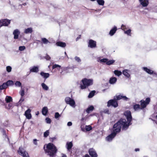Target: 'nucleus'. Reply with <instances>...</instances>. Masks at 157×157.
<instances>
[{
  "label": "nucleus",
  "instance_id": "obj_1",
  "mask_svg": "<svg viewBox=\"0 0 157 157\" xmlns=\"http://www.w3.org/2000/svg\"><path fill=\"white\" fill-rule=\"evenodd\" d=\"M125 119L121 118L120 119L118 122L113 125L111 131L117 135L120 132L121 127H122V130H126L128 128L124 129L123 128L124 125L125 126V124L124 123H125Z\"/></svg>",
  "mask_w": 157,
  "mask_h": 157
},
{
  "label": "nucleus",
  "instance_id": "obj_2",
  "mask_svg": "<svg viewBox=\"0 0 157 157\" xmlns=\"http://www.w3.org/2000/svg\"><path fill=\"white\" fill-rule=\"evenodd\" d=\"M44 151L47 155L50 157H55L57 151L56 147L52 143H49L46 146V149H45L44 147Z\"/></svg>",
  "mask_w": 157,
  "mask_h": 157
},
{
  "label": "nucleus",
  "instance_id": "obj_3",
  "mask_svg": "<svg viewBox=\"0 0 157 157\" xmlns=\"http://www.w3.org/2000/svg\"><path fill=\"white\" fill-rule=\"evenodd\" d=\"M124 114L126 117L127 119V121H126L125 119V121L124 123L125 124V127L124 125L123 127V129H125L128 128L129 126L132 123H131V122L132 120V117L131 115V113L129 111H126L124 113Z\"/></svg>",
  "mask_w": 157,
  "mask_h": 157
},
{
  "label": "nucleus",
  "instance_id": "obj_4",
  "mask_svg": "<svg viewBox=\"0 0 157 157\" xmlns=\"http://www.w3.org/2000/svg\"><path fill=\"white\" fill-rule=\"evenodd\" d=\"M82 82L83 85L80 86L81 89H84L86 88L89 86L93 85V80L92 79H88L86 78L82 79Z\"/></svg>",
  "mask_w": 157,
  "mask_h": 157
},
{
  "label": "nucleus",
  "instance_id": "obj_5",
  "mask_svg": "<svg viewBox=\"0 0 157 157\" xmlns=\"http://www.w3.org/2000/svg\"><path fill=\"white\" fill-rule=\"evenodd\" d=\"M65 101L67 104L69 105L73 108H75V103L73 99L69 97H67L65 99Z\"/></svg>",
  "mask_w": 157,
  "mask_h": 157
},
{
  "label": "nucleus",
  "instance_id": "obj_6",
  "mask_svg": "<svg viewBox=\"0 0 157 157\" xmlns=\"http://www.w3.org/2000/svg\"><path fill=\"white\" fill-rule=\"evenodd\" d=\"M18 153L23 157H29L28 152L22 147H20L17 151Z\"/></svg>",
  "mask_w": 157,
  "mask_h": 157
},
{
  "label": "nucleus",
  "instance_id": "obj_7",
  "mask_svg": "<svg viewBox=\"0 0 157 157\" xmlns=\"http://www.w3.org/2000/svg\"><path fill=\"white\" fill-rule=\"evenodd\" d=\"M150 101V99L149 98H147L145 101L142 100L140 101L141 107L142 109L145 108L147 105L148 104Z\"/></svg>",
  "mask_w": 157,
  "mask_h": 157
},
{
  "label": "nucleus",
  "instance_id": "obj_8",
  "mask_svg": "<svg viewBox=\"0 0 157 157\" xmlns=\"http://www.w3.org/2000/svg\"><path fill=\"white\" fill-rule=\"evenodd\" d=\"M111 106H112L114 108H116L118 106L117 102L114 100V98L113 99L109 100L107 102V106L109 107Z\"/></svg>",
  "mask_w": 157,
  "mask_h": 157
},
{
  "label": "nucleus",
  "instance_id": "obj_9",
  "mask_svg": "<svg viewBox=\"0 0 157 157\" xmlns=\"http://www.w3.org/2000/svg\"><path fill=\"white\" fill-rule=\"evenodd\" d=\"M88 47L94 48L97 47L96 42L92 39H90L88 42Z\"/></svg>",
  "mask_w": 157,
  "mask_h": 157
},
{
  "label": "nucleus",
  "instance_id": "obj_10",
  "mask_svg": "<svg viewBox=\"0 0 157 157\" xmlns=\"http://www.w3.org/2000/svg\"><path fill=\"white\" fill-rule=\"evenodd\" d=\"M10 23V21L7 19H2L0 21V27L7 26Z\"/></svg>",
  "mask_w": 157,
  "mask_h": 157
},
{
  "label": "nucleus",
  "instance_id": "obj_11",
  "mask_svg": "<svg viewBox=\"0 0 157 157\" xmlns=\"http://www.w3.org/2000/svg\"><path fill=\"white\" fill-rule=\"evenodd\" d=\"M89 153L91 157H97L98 155L95 150L93 148H90Z\"/></svg>",
  "mask_w": 157,
  "mask_h": 157
},
{
  "label": "nucleus",
  "instance_id": "obj_12",
  "mask_svg": "<svg viewBox=\"0 0 157 157\" xmlns=\"http://www.w3.org/2000/svg\"><path fill=\"white\" fill-rule=\"evenodd\" d=\"M142 69L143 70H144V71H145L148 74H150V75H152V74H153L154 75H155L157 76V73H156L155 72H154V71L149 68H148L147 67H143Z\"/></svg>",
  "mask_w": 157,
  "mask_h": 157
},
{
  "label": "nucleus",
  "instance_id": "obj_13",
  "mask_svg": "<svg viewBox=\"0 0 157 157\" xmlns=\"http://www.w3.org/2000/svg\"><path fill=\"white\" fill-rule=\"evenodd\" d=\"M116 135V134L111 131V133L106 137V140L108 141H111Z\"/></svg>",
  "mask_w": 157,
  "mask_h": 157
},
{
  "label": "nucleus",
  "instance_id": "obj_14",
  "mask_svg": "<svg viewBox=\"0 0 157 157\" xmlns=\"http://www.w3.org/2000/svg\"><path fill=\"white\" fill-rule=\"evenodd\" d=\"M20 33V32L18 29H15L13 31V35H14L13 38L14 39H18Z\"/></svg>",
  "mask_w": 157,
  "mask_h": 157
},
{
  "label": "nucleus",
  "instance_id": "obj_15",
  "mask_svg": "<svg viewBox=\"0 0 157 157\" xmlns=\"http://www.w3.org/2000/svg\"><path fill=\"white\" fill-rule=\"evenodd\" d=\"M31 110L30 109H27L25 112V115L26 118L28 119H30L32 117L31 114L30 113Z\"/></svg>",
  "mask_w": 157,
  "mask_h": 157
},
{
  "label": "nucleus",
  "instance_id": "obj_16",
  "mask_svg": "<svg viewBox=\"0 0 157 157\" xmlns=\"http://www.w3.org/2000/svg\"><path fill=\"white\" fill-rule=\"evenodd\" d=\"M130 72V71L127 69H125L123 70L122 71L123 74L126 77L129 78L130 77V75L129 73Z\"/></svg>",
  "mask_w": 157,
  "mask_h": 157
},
{
  "label": "nucleus",
  "instance_id": "obj_17",
  "mask_svg": "<svg viewBox=\"0 0 157 157\" xmlns=\"http://www.w3.org/2000/svg\"><path fill=\"white\" fill-rule=\"evenodd\" d=\"M149 3V0H143L140 2V4L144 7L147 6Z\"/></svg>",
  "mask_w": 157,
  "mask_h": 157
},
{
  "label": "nucleus",
  "instance_id": "obj_18",
  "mask_svg": "<svg viewBox=\"0 0 157 157\" xmlns=\"http://www.w3.org/2000/svg\"><path fill=\"white\" fill-rule=\"evenodd\" d=\"M117 30V28L116 26H114L113 28H112L110 30L109 34L111 36H113L116 33Z\"/></svg>",
  "mask_w": 157,
  "mask_h": 157
},
{
  "label": "nucleus",
  "instance_id": "obj_19",
  "mask_svg": "<svg viewBox=\"0 0 157 157\" xmlns=\"http://www.w3.org/2000/svg\"><path fill=\"white\" fill-rule=\"evenodd\" d=\"M40 75L45 80L48 78L50 75L48 73H44L43 71L40 73Z\"/></svg>",
  "mask_w": 157,
  "mask_h": 157
},
{
  "label": "nucleus",
  "instance_id": "obj_20",
  "mask_svg": "<svg viewBox=\"0 0 157 157\" xmlns=\"http://www.w3.org/2000/svg\"><path fill=\"white\" fill-rule=\"evenodd\" d=\"M73 146L72 142H67L66 145V148L68 151H70Z\"/></svg>",
  "mask_w": 157,
  "mask_h": 157
},
{
  "label": "nucleus",
  "instance_id": "obj_21",
  "mask_svg": "<svg viewBox=\"0 0 157 157\" xmlns=\"http://www.w3.org/2000/svg\"><path fill=\"white\" fill-rule=\"evenodd\" d=\"M117 81V78L115 77H112L110 78L109 82L110 84H115Z\"/></svg>",
  "mask_w": 157,
  "mask_h": 157
},
{
  "label": "nucleus",
  "instance_id": "obj_22",
  "mask_svg": "<svg viewBox=\"0 0 157 157\" xmlns=\"http://www.w3.org/2000/svg\"><path fill=\"white\" fill-rule=\"evenodd\" d=\"M56 44L57 46H60L63 48H64L66 46V44L65 43L60 41L57 42L56 43Z\"/></svg>",
  "mask_w": 157,
  "mask_h": 157
},
{
  "label": "nucleus",
  "instance_id": "obj_23",
  "mask_svg": "<svg viewBox=\"0 0 157 157\" xmlns=\"http://www.w3.org/2000/svg\"><path fill=\"white\" fill-rule=\"evenodd\" d=\"M48 109L47 107L45 106L44 107L42 110V114L43 115L45 116L48 112Z\"/></svg>",
  "mask_w": 157,
  "mask_h": 157
},
{
  "label": "nucleus",
  "instance_id": "obj_24",
  "mask_svg": "<svg viewBox=\"0 0 157 157\" xmlns=\"http://www.w3.org/2000/svg\"><path fill=\"white\" fill-rule=\"evenodd\" d=\"M33 32V29L32 28H28L25 29L24 32L26 34L31 33Z\"/></svg>",
  "mask_w": 157,
  "mask_h": 157
},
{
  "label": "nucleus",
  "instance_id": "obj_25",
  "mask_svg": "<svg viewBox=\"0 0 157 157\" xmlns=\"http://www.w3.org/2000/svg\"><path fill=\"white\" fill-rule=\"evenodd\" d=\"M133 109L135 111H138L139 110L142 109L139 104H136L134 105L133 106Z\"/></svg>",
  "mask_w": 157,
  "mask_h": 157
},
{
  "label": "nucleus",
  "instance_id": "obj_26",
  "mask_svg": "<svg viewBox=\"0 0 157 157\" xmlns=\"http://www.w3.org/2000/svg\"><path fill=\"white\" fill-rule=\"evenodd\" d=\"M5 100L6 103H8L12 101H13V99L11 97L7 96L6 97Z\"/></svg>",
  "mask_w": 157,
  "mask_h": 157
},
{
  "label": "nucleus",
  "instance_id": "obj_27",
  "mask_svg": "<svg viewBox=\"0 0 157 157\" xmlns=\"http://www.w3.org/2000/svg\"><path fill=\"white\" fill-rule=\"evenodd\" d=\"M38 67L36 66H34L30 70L31 72H37L38 71Z\"/></svg>",
  "mask_w": 157,
  "mask_h": 157
},
{
  "label": "nucleus",
  "instance_id": "obj_28",
  "mask_svg": "<svg viewBox=\"0 0 157 157\" xmlns=\"http://www.w3.org/2000/svg\"><path fill=\"white\" fill-rule=\"evenodd\" d=\"M7 86V85L6 84V83L4 82L0 86V89L1 90H3L6 88Z\"/></svg>",
  "mask_w": 157,
  "mask_h": 157
},
{
  "label": "nucleus",
  "instance_id": "obj_29",
  "mask_svg": "<svg viewBox=\"0 0 157 157\" xmlns=\"http://www.w3.org/2000/svg\"><path fill=\"white\" fill-rule=\"evenodd\" d=\"M94 109V107L92 105H90L86 109V112L89 113L90 111H92Z\"/></svg>",
  "mask_w": 157,
  "mask_h": 157
},
{
  "label": "nucleus",
  "instance_id": "obj_30",
  "mask_svg": "<svg viewBox=\"0 0 157 157\" xmlns=\"http://www.w3.org/2000/svg\"><path fill=\"white\" fill-rule=\"evenodd\" d=\"M41 86L44 90H48L49 89L48 86L44 83H42Z\"/></svg>",
  "mask_w": 157,
  "mask_h": 157
},
{
  "label": "nucleus",
  "instance_id": "obj_31",
  "mask_svg": "<svg viewBox=\"0 0 157 157\" xmlns=\"http://www.w3.org/2000/svg\"><path fill=\"white\" fill-rule=\"evenodd\" d=\"M122 95H119L117 96H115L114 97V100H115L117 101V100H119L121 99H122Z\"/></svg>",
  "mask_w": 157,
  "mask_h": 157
},
{
  "label": "nucleus",
  "instance_id": "obj_32",
  "mask_svg": "<svg viewBox=\"0 0 157 157\" xmlns=\"http://www.w3.org/2000/svg\"><path fill=\"white\" fill-rule=\"evenodd\" d=\"M41 41L44 44H47L48 43H50V42L45 38H41Z\"/></svg>",
  "mask_w": 157,
  "mask_h": 157
},
{
  "label": "nucleus",
  "instance_id": "obj_33",
  "mask_svg": "<svg viewBox=\"0 0 157 157\" xmlns=\"http://www.w3.org/2000/svg\"><path fill=\"white\" fill-rule=\"evenodd\" d=\"M97 2L99 5L103 6L105 3L104 0H97Z\"/></svg>",
  "mask_w": 157,
  "mask_h": 157
},
{
  "label": "nucleus",
  "instance_id": "obj_34",
  "mask_svg": "<svg viewBox=\"0 0 157 157\" xmlns=\"http://www.w3.org/2000/svg\"><path fill=\"white\" fill-rule=\"evenodd\" d=\"M114 73L116 75L119 76L121 75L122 72L120 71L116 70L114 71Z\"/></svg>",
  "mask_w": 157,
  "mask_h": 157
},
{
  "label": "nucleus",
  "instance_id": "obj_35",
  "mask_svg": "<svg viewBox=\"0 0 157 157\" xmlns=\"http://www.w3.org/2000/svg\"><path fill=\"white\" fill-rule=\"evenodd\" d=\"M95 90H93L90 92L88 96V97L89 98H92L94 95L95 93Z\"/></svg>",
  "mask_w": 157,
  "mask_h": 157
},
{
  "label": "nucleus",
  "instance_id": "obj_36",
  "mask_svg": "<svg viewBox=\"0 0 157 157\" xmlns=\"http://www.w3.org/2000/svg\"><path fill=\"white\" fill-rule=\"evenodd\" d=\"M131 30L130 29H128L126 30H125L124 31V33L125 34H127L128 36H131Z\"/></svg>",
  "mask_w": 157,
  "mask_h": 157
},
{
  "label": "nucleus",
  "instance_id": "obj_37",
  "mask_svg": "<svg viewBox=\"0 0 157 157\" xmlns=\"http://www.w3.org/2000/svg\"><path fill=\"white\" fill-rule=\"evenodd\" d=\"M85 130L86 131H89L91 130L92 129V127L89 125H86L85 127Z\"/></svg>",
  "mask_w": 157,
  "mask_h": 157
},
{
  "label": "nucleus",
  "instance_id": "obj_38",
  "mask_svg": "<svg viewBox=\"0 0 157 157\" xmlns=\"http://www.w3.org/2000/svg\"><path fill=\"white\" fill-rule=\"evenodd\" d=\"M6 83L7 85V86H12L13 84V82L12 80H9L6 82Z\"/></svg>",
  "mask_w": 157,
  "mask_h": 157
},
{
  "label": "nucleus",
  "instance_id": "obj_39",
  "mask_svg": "<svg viewBox=\"0 0 157 157\" xmlns=\"http://www.w3.org/2000/svg\"><path fill=\"white\" fill-rule=\"evenodd\" d=\"M115 62L114 60H110L108 61V60L106 62V64L108 65H110L113 64Z\"/></svg>",
  "mask_w": 157,
  "mask_h": 157
},
{
  "label": "nucleus",
  "instance_id": "obj_40",
  "mask_svg": "<svg viewBox=\"0 0 157 157\" xmlns=\"http://www.w3.org/2000/svg\"><path fill=\"white\" fill-rule=\"evenodd\" d=\"M61 67V66L60 65L56 64H55L52 66V68L53 69H54L56 68H59V69Z\"/></svg>",
  "mask_w": 157,
  "mask_h": 157
},
{
  "label": "nucleus",
  "instance_id": "obj_41",
  "mask_svg": "<svg viewBox=\"0 0 157 157\" xmlns=\"http://www.w3.org/2000/svg\"><path fill=\"white\" fill-rule=\"evenodd\" d=\"M108 60V59L104 58L99 59L98 61L100 62L106 63V62Z\"/></svg>",
  "mask_w": 157,
  "mask_h": 157
},
{
  "label": "nucleus",
  "instance_id": "obj_42",
  "mask_svg": "<svg viewBox=\"0 0 157 157\" xmlns=\"http://www.w3.org/2000/svg\"><path fill=\"white\" fill-rule=\"evenodd\" d=\"M49 130L46 131L44 134V137H47L49 135Z\"/></svg>",
  "mask_w": 157,
  "mask_h": 157
},
{
  "label": "nucleus",
  "instance_id": "obj_43",
  "mask_svg": "<svg viewBox=\"0 0 157 157\" xmlns=\"http://www.w3.org/2000/svg\"><path fill=\"white\" fill-rule=\"evenodd\" d=\"M15 84V86H17L20 87L21 86V83L19 81H16Z\"/></svg>",
  "mask_w": 157,
  "mask_h": 157
},
{
  "label": "nucleus",
  "instance_id": "obj_44",
  "mask_svg": "<svg viewBox=\"0 0 157 157\" xmlns=\"http://www.w3.org/2000/svg\"><path fill=\"white\" fill-rule=\"evenodd\" d=\"M121 28L122 30L124 31L128 29V27L125 25H122L121 26Z\"/></svg>",
  "mask_w": 157,
  "mask_h": 157
},
{
  "label": "nucleus",
  "instance_id": "obj_45",
  "mask_svg": "<svg viewBox=\"0 0 157 157\" xmlns=\"http://www.w3.org/2000/svg\"><path fill=\"white\" fill-rule=\"evenodd\" d=\"M25 48H26L25 46H20L19 47V50L20 51H22L24 50Z\"/></svg>",
  "mask_w": 157,
  "mask_h": 157
},
{
  "label": "nucleus",
  "instance_id": "obj_46",
  "mask_svg": "<svg viewBox=\"0 0 157 157\" xmlns=\"http://www.w3.org/2000/svg\"><path fill=\"white\" fill-rule=\"evenodd\" d=\"M45 120L47 124H50L51 122V119L48 117H46L45 118Z\"/></svg>",
  "mask_w": 157,
  "mask_h": 157
},
{
  "label": "nucleus",
  "instance_id": "obj_47",
  "mask_svg": "<svg viewBox=\"0 0 157 157\" xmlns=\"http://www.w3.org/2000/svg\"><path fill=\"white\" fill-rule=\"evenodd\" d=\"M75 60L77 61L78 63H80L81 61V60L80 58L77 56L75 57Z\"/></svg>",
  "mask_w": 157,
  "mask_h": 157
},
{
  "label": "nucleus",
  "instance_id": "obj_48",
  "mask_svg": "<svg viewBox=\"0 0 157 157\" xmlns=\"http://www.w3.org/2000/svg\"><path fill=\"white\" fill-rule=\"evenodd\" d=\"M61 115L59 114V113L56 112L55 114V117L56 119H57L59 117H60Z\"/></svg>",
  "mask_w": 157,
  "mask_h": 157
},
{
  "label": "nucleus",
  "instance_id": "obj_49",
  "mask_svg": "<svg viewBox=\"0 0 157 157\" xmlns=\"http://www.w3.org/2000/svg\"><path fill=\"white\" fill-rule=\"evenodd\" d=\"M6 71L8 72H10L12 70V67L10 66H7L6 67Z\"/></svg>",
  "mask_w": 157,
  "mask_h": 157
},
{
  "label": "nucleus",
  "instance_id": "obj_50",
  "mask_svg": "<svg viewBox=\"0 0 157 157\" xmlns=\"http://www.w3.org/2000/svg\"><path fill=\"white\" fill-rule=\"evenodd\" d=\"M122 99L123 100L127 101L129 100V98H128L127 97L125 96H123L122 95Z\"/></svg>",
  "mask_w": 157,
  "mask_h": 157
},
{
  "label": "nucleus",
  "instance_id": "obj_51",
  "mask_svg": "<svg viewBox=\"0 0 157 157\" xmlns=\"http://www.w3.org/2000/svg\"><path fill=\"white\" fill-rule=\"evenodd\" d=\"M20 94L21 96L23 97L25 94V91L24 90H22L21 91H20Z\"/></svg>",
  "mask_w": 157,
  "mask_h": 157
},
{
  "label": "nucleus",
  "instance_id": "obj_52",
  "mask_svg": "<svg viewBox=\"0 0 157 157\" xmlns=\"http://www.w3.org/2000/svg\"><path fill=\"white\" fill-rule=\"evenodd\" d=\"M12 104L11 103H10L8 104V106L6 105V107L7 109H10L11 107L12 106Z\"/></svg>",
  "mask_w": 157,
  "mask_h": 157
},
{
  "label": "nucleus",
  "instance_id": "obj_53",
  "mask_svg": "<svg viewBox=\"0 0 157 157\" xmlns=\"http://www.w3.org/2000/svg\"><path fill=\"white\" fill-rule=\"evenodd\" d=\"M103 112L107 114H109L110 113L109 110L108 109H105L103 111Z\"/></svg>",
  "mask_w": 157,
  "mask_h": 157
},
{
  "label": "nucleus",
  "instance_id": "obj_54",
  "mask_svg": "<svg viewBox=\"0 0 157 157\" xmlns=\"http://www.w3.org/2000/svg\"><path fill=\"white\" fill-rule=\"evenodd\" d=\"M24 99L23 98V97L21 96L20 99L18 102L19 104H21L22 102L24 101Z\"/></svg>",
  "mask_w": 157,
  "mask_h": 157
},
{
  "label": "nucleus",
  "instance_id": "obj_55",
  "mask_svg": "<svg viewBox=\"0 0 157 157\" xmlns=\"http://www.w3.org/2000/svg\"><path fill=\"white\" fill-rule=\"evenodd\" d=\"M45 59L47 60H50L51 59L50 57L48 55H47L45 57Z\"/></svg>",
  "mask_w": 157,
  "mask_h": 157
},
{
  "label": "nucleus",
  "instance_id": "obj_56",
  "mask_svg": "<svg viewBox=\"0 0 157 157\" xmlns=\"http://www.w3.org/2000/svg\"><path fill=\"white\" fill-rule=\"evenodd\" d=\"M80 127H81V130L82 131L84 132H85V130H86L85 128H84V127L83 125H81Z\"/></svg>",
  "mask_w": 157,
  "mask_h": 157
},
{
  "label": "nucleus",
  "instance_id": "obj_57",
  "mask_svg": "<svg viewBox=\"0 0 157 157\" xmlns=\"http://www.w3.org/2000/svg\"><path fill=\"white\" fill-rule=\"evenodd\" d=\"M23 39L26 40V39L24 37H22L21 35L19 37V40H20L22 41Z\"/></svg>",
  "mask_w": 157,
  "mask_h": 157
},
{
  "label": "nucleus",
  "instance_id": "obj_58",
  "mask_svg": "<svg viewBox=\"0 0 157 157\" xmlns=\"http://www.w3.org/2000/svg\"><path fill=\"white\" fill-rule=\"evenodd\" d=\"M3 135L4 136L6 137L8 140H9V138L8 137H7V136H6V135L5 131L4 130H3Z\"/></svg>",
  "mask_w": 157,
  "mask_h": 157
},
{
  "label": "nucleus",
  "instance_id": "obj_59",
  "mask_svg": "<svg viewBox=\"0 0 157 157\" xmlns=\"http://www.w3.org/2000/svg\"><path fill=\"white\" fill-rule=\"evenodd\" d=\"M72 125V123L71 122L69 121L67 123V125L69 126H71Z\"/></svg>",
  "mask_w": 157,
  "mask_h": 157
},
{
  "label": "nucleus",
  "instance_id": "obj_60",
  "mask_svg": "<svg viewBox=\"0 0 157 157\" xmlns=\"http://www.w3.org/2000/svg\"><path fill=\"white\" fill-rule=\"evenodd\" d=\"M33 143L36 145H37V140L36 139H34L33 140Z\"/></svg>",
  "mask_w": 157,
  "mask_h": 157
},
{
  "label": "nucleus",
  "instance_id": "obj_61",
  "mask_svg": "<svg viewBox=\"0 0 157 157\" xmlns=\"http://www.w3.org/2000/svg\"><path fill=\"white\" fill-rule=\"evenodd\" d=\"M135 151L136 152L139 151H140V149L139 148H136L135 149Z\"/></svg>",
  "mask_w": 157,
  "mask_h": 157
},
{
  "label": "nucleus",
  "instance_id": "obj_62",
  "mask_svg": "<svg viewBox=\"0 0 157 157\" xmlns=\"http://www.w3.org/2000/svg\"><path fill=\"white\" fill-rule=\"evenodd\" d=\"M62 157H67V156L66 155L63 154Z\"/></svg>",
  "mask_w": 157,
  "mask_h": 157
},
{
  "label": "nucleus",
  "instance_id": "obj_63",
  "mask_svg": "<svg viewBox=\"0 0 157 157\" xmlns=\"http://www.w3.org/2000/svg\"><path fill=\"white\" fill-rule=\"evenodd\" d=\"M84 157H90L88 154H86Z\"/></svg>",
  "mask_w": 157,
  "mask_h": 157
},
{
  "label": "nucleus",
  "instance_id": "obj_64",
  "mask_svg": "<svg viewBox=\"0 0 157 157\" xmlns=\"http://www.w3.org/2000/svg\"><path fill=\"white\" fill-rule=\"evenodd\" d=\"M26 5V3H24V4H22V5H22V6L23 5V6H25V5Z\"/></svg>",
  "mask_w": 157,
  "mask_h": 157
}]
</instances>
